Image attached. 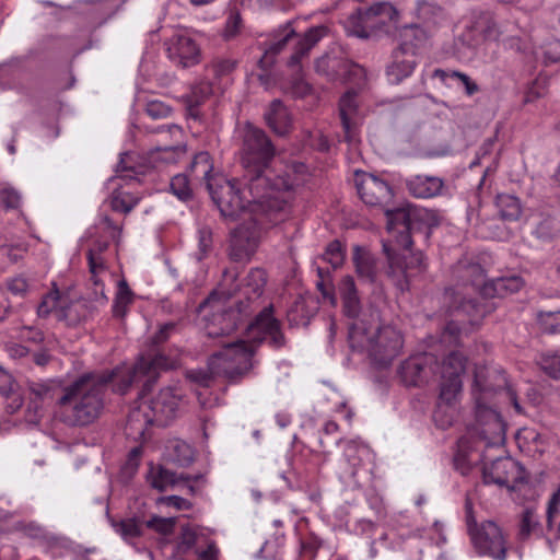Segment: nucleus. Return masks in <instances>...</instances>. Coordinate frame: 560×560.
Wrapping results in <instances>:
<instances>
[{
	"label": "nucleus",
	"instance_id": "11",
	"mask_svg": "<svg viewBox=\"0 0 560 560\" xmlns=\"http://www.w3.org/2000/svg\"><path fill=\"white\" fill-rule=\"evenodd\" d=\"M208 191L220 213L224 218L236 219L245 212L247 203L260 202L265 198L248 200L241 190L237 180L219 178L214 183H208Z\"/></svg>",
	"mask_w": 560,
	"mask_h": 560
},
{
	"label": "nucleus",
	"instance_id": "39",
	"mask_svg": "<svg viewBox=\"0 0 560 560\" xmlns=\"http://www.w3.org/2000/svg\"><path fill=\"white\" fill-rule=\"evenodd\" d=\"M65 293L66 291H60L56 283H54L51 290L43 296L37 306L38 317L47 318L49 315L54 314L58 319V310L63 303Z\"/></svg>",
	"mask_w": 560,
	"mask_h": 560
},
{
	"label": "nucleus",
	"instance_id": "36",
	"mask_svg": "<svg viewBox=\"0 0 560 560\" xmlns=\"http://www.w3.org/2000/svg\"><path fill=\"white\" fill-rule=\"evenodd\" d=\"M347 65L348 59L342 56L327 54L315 61V70L328 80H339Z\"/></svg>",
	"mask_w": 560,
	"mask_h": 560
},
{
	"label": "nucleus",
	"instance_id": "20",
	"mask_svg": "<svg viewBox=\"0 0 560 560\" xmlns=\"http://www.w3.org/2000/svg\"><path fill=\"white\" fill-rule=\"evenodd\" d=\"M108 248L107 241L97 240L94 242L93 247L88 252V264L91 273V281L93 282L95 300L107 301L104 291V277L108 275L106 262L103 258V253Z\"/></svg>",
	"mask_w": 560,
	"mask_h": 560
},
{
	"label": "nucleus",
	"instance_id": "8",
	"mask_svg": "<svg viewBox=\"0 0 560 560\" xmlns=\"http://www.w3.org/2000/svg\"><path fill=\"white\" fill-rule=\"evenodd\" d=\"M466 524L471 541L481 556H489L494 560H504L506 558V540L501 528L492 521H487L477 526L472 503L469 499L465 503Z\"/></svg>",
	"mask_w": 560,
	"mask_h": 560
},
{
	"label": "nucleus",
	"instance_id": "32",
	"mask_svg": "<svg viewBox=\"0 0 560 560\" xmlns=\"http://www.w3.org/2000/svg\"><path fill=\"white\" fill-rule=\"evenodd\" d=\"M523 285L524 281L518 276L497 278L482 285L481 296L483 299L503 298L518 292Z\"/></svg>",
	"mask_w": 560,
	"mask_h": 560
},
{
	"label": "nucleus",
	"instance_id": "37",
	"mask_svg": "<svg viewBox=\"0 0 560 560\" xmlns=\"http://www.w3.org/2000/svg\"><path fill=\"white\" fill-rule=\"evenodd\" d=\"M213 164L211 156L208 152L197 153L189 166V172L192 180L205 182L208 187V183H214L219 178L212 176Z\"/></svg>",
	"mask_w": 560,
	"mask_h": 560
},
{
	"label": "nucleus",
	"instance_id": "6",
	"mask_svg": "<svg viewBox=\"0 0 560 560\" xmlns=\"http://www.w3.org/2000/svg\"><path fill=\"white\" fill-rule=\"evenodd\" d=\"M398 19L399 12L392 3L376 2L349 15L345 21V30L359 38L376 37L388 33L390 26L397 24Z\"/></svg>",
	"mask_w": 560,
	"mask_h": 560
},
{
	"label": "nucleus",
	"instance_id": "23",
	"mask_svg": "<svg viewBox=\"0 0 560 560\" xmlns=\"http://www.w3.org/2000/svg\"><path fill=\"white\" fill-rule=\"evenodd\" d=\"M444 180L433 175H412L405 180L407 191L415 198L429 199L442 195Z\"/></svg>",
	"mask_w": 560,
	"mask_h": 560
},
{
	"label": "nucleus",
	"instance_id": "10",
	"mask_svg": "<svg viewBox=\"0 0 560 560\" xmlns=\"http://www.w3.org/2000/svg\"><path fill=\"white\" fill-rule=\"evenodd\" d=\"M466 358L459 351L450 352L441 363L435 366V374L440 372V395L434 411L438 421L444 407H451L462 392V375L465 371Z\"/></svg>",
	"mask_w": 560,
	"mask_h": 560
},
{
	"label": "nucleus",
	"instance_id": "28",
	"mask_svg": "<svg viewBox=\"0 0 560 560\" xmlns=\"http://www.w3.org/2000/svg\"><path fill=\"white\" fill-rule=\"evenodd\" d=\"M267 126L278 136L284 137L290 132L292 119L281 100H273L264 114Z\"/></svg>",
	"mask_w": 560,
	"mask_h": 560
},
{
	"label": "nucleus",
	"instance_id": "55",
	"mask_svg": "<svg viewBox=\"0 0 560 560\" xmlns=\"http://www.w3.org/2000/svg\"><path fill=\"white\" fill-rule=\"evenodd\" d=\"M170 187L171 191L180 200H187L191 197V188L185 174H177L173 176Z\"/></svg>",
	"mask_w": 560,
	"mask_h": 560
},
{
	"label": "nucleus",
	"instance_id": "25",
	"mask_svg": "<svg viewBox=\"0 0 560 560\" xmlns=\"http://www.w3.org/2000/svg\"><path fill=\"white\" fill-rule=\"evenodd\" d=\"M238 313L232 308H220L214 312L205 326L206 334L210 338L230 335L237 328Z\"/></svg>",
	"mask_w": 560,
	"mask_h": 560
},
{
	"label": "nucleus",
	"instance_id": "58",
	"mask_svg": "<svg viewBox=\"0 0 560 560\" xmlns=\"http://www.w3.org/2000/svg\"><path fill=\"white\" fill-rule=\"evenodd\" d=\"M173 460L180 466H188L194 460V451L185 442L177 441L173 445Z\"/></svg>",
	"mask_w": 560,
	"mask_h": 560
},
{
	"label": "nucleus",
	"instance_id": "2",
	"mask_svg": "<svg viewBox=\"0 0 560 560\" xmlns=\"http://www.w3.org/2000/svg\"><path fill=\"white\" fill-rule=\"evenodd\" d=\"M504 392L516 411H521L515 393L510 386L504 374L498 371L479 370L475 373L472 397L476 405L477 431L481 441L487 446H501L505 441V423L500 413L488 406L490 397Z\"/></svg>",
	"mask_w": 560,
	"mask_h": 560
},
{
	"label": "nucleus",
	"instance_id": "22",
	"mask_svg": "<svg viewBox=\"0 0 560 560\" xmlns=\"http://www.w3.org/2000/svg\"><path fill=\"white\" fill-rule=\"evenodd\" d=\"M93 313L92 305L80 296L72 294L68 289L63 296V303L58 310V320L68 326H78L85 322Z\"/></svg>",
	"mask_w": 560,
	"mask_h": 560
},
{
	"label": "nucleus",
	"instance_id": "41",
	"mask_svg": "<svg viewBox=\"0 0 560 560\" xmlns=\"http://www.w3.org/2000/svg\"><path fill=\"white\" fill-rule=\"evenodd\" d=\"M213 94V85L208 80H201L196 83L190 93L187 95V106L190 116H198V106L202 104L210 95Z\"/></svg>",
	"mask_w": 560,
	"mask_h": 560
},
{
	"label": "nucleus",
	"instance_id": "56",
	"mask_svg": "<svg viewBox=\"0 0 560 560\" xmlns=\"http://www.w3.org/2000/svg\"><path fill=\"white\" fill-rule=\"evenodd\" d=\"M175 523V517L152 516L150 520L145 521L144 524L148 528L166 536L174 532Z\"/></svg>",
	"mask_w": 560,
	"mask_h": 560
},
{
	"label": "nucleus",
	"instance_id": "27",
	"mask_svg": "<svg viewBox=\"0 0 560 560\" xmlns=\"http://www.w3.org/2000/svg\"><path fill=\"white\" fill-rule=\"evenodd\" d=\"M357 110V93L354 91L346 92L339 102V114L345 132V141L349 143L357 141L358 132L353 119Z\"/></svg>",
	"mask_w": 560,
	"mask_h": 560
},
{
	"label": "nucleus",
	"instance_id": "54",
	"mask_svg": "<svg viewBox=\"0 0 560 560\" xmlns=\"http://www.w3.org/2000/svg\"><path fill=\"white\" fill-rule=\"evenodd\" d=\"M4 284L8 292L20 299H24L31 290V283L22 276L8 278Z\"/></svg>",
	"mask_w": 560,
	"mask_h": 560
},
{
	"label": "nucleus",
	"instance_id": "42",
	"mask_svg": "<svg viewBox=\"0 0 560 560\" xmlns=\"http://www.w3.org/2000/svg\"><path fill=\"white\" fill-rule=\"evenodd\" d=\"M266 282V271L260 268H253L249 270V272L244 279V293L248 296V299L250 298V295H253L254 298H258L261 295Z\"/></svg>",
	"mask_w": 560,
	"mask_h": 560
},
{
	"label": "nucleus",
	"instance_id": "26",
	"mask_svg": "<svg viewBox=\"0 0 560 560\" xmlns=\"http://www.w3.org/2000/svg\"><path fill=\"white\" fill-rule=\"evenodd\" d=\"M417 66L416 57L405 47H399L393 52V61L387 67L388 81L393 84L400 83L408 78Z\"/></svg>",
	"mask_w": 560,
	"mask_h": 560
},
{
	"label": "nucleus",
	"instance_id": "35",
	"mask_svg": "<svg viewBox=\"0 0 560 560\" xmlns=\"http://www.w3.org/2000/svg\"><path fill=\"white\" fill-rule=\"evenodd\" d=\"M147 480L150 486L159 491H165L170 487L177 485L180 480L190 481V476H179L177 477L175 472L162 467V466H151Z\"/></svg>",
	"mask_w": 560,
	"mask_h": 560
},
{
	"label": "nucleus",
	"instance_id": "17",
	"mask_svg": "<svg viewBox=\"0 0 560 560\" xmlns=\"http://www.w3.org/2000/svg\"><path fill=\"white\" fill-rule=\"evenodd\" d=\"M248 334L258 341H262L268 337L270 345L275 348H281L285 342L284 336L280 330V322L273 316L272 305L259 312L254 322L248 326Z\"/></svg>",
	"mask_w": 560,
	"mask_h": 560
},
{
	"label": "nucleus",
	"instance_id": "21",
	"mask_svg": "<svg viewBox=\"0 0 560 560\" xmlns=\"http://www.w3.org/2000/svg\"><path fill=\"white\" fill-rule=\"evenodd\" d=\"M258 245V233L254 225L242 224L231 235L230 256L235 261L248 260Z\"/></svg>",
	"mask_w": 560,
	"mask_h": 560
},
{
	"label": "nucleus",
	"instance_id": "7",
	"mask_svg": "<svg viewBox=\"0 0 560 560\" xmlns=\"http://www.w3.org/2000/svg\"><path fill=\"white\" fill-rule=\"evenodd\" d=\"M254 351L253 345L244 340L225 343L222 350L210 357L209 368L212 373L235 382L246 375L253 368Z\"/></svg>",
	"mask_w": 560,
	"mask_h": 560
},
{
	"label": "nucleus",
	"instance_id": "51",
	"mask_svg": "<svg viewBox=\"0 0 560 560\" xmlns=\"http://www.w3.org/2000/svg\"><path fill=\"white\" fill-rule=\"evenodd\" d=\"M317 273L319 277V280L316 283L318 291L325 300L329 301L330 304L335 306L337 304V298L335 294V287L329 277V271H324L322 268H318Z\"/></svg>",
	"mask_w": 560,
	"mask_h": 560
},
{
	"label": "nucleus",
	"instance_id": "45",
	"mask_svg": "<svg viewBox=\"0 0 560 560\" xmlns=\"http://www.w3.org/2000/svg\"><path fill=\"white\" fill-rule=\"evenodd\" d=\"M113 211L129 213L138 203V198L121 189H114L108 198Z\"/></svg>",
	"mask_w": 560,
	"mask_h": 560
},
{
	"label": "nucleus",
	"instance_id": "14",
	"mask_svg": "<svg viewBox=\"0 0 560 560\" xmlns=\"http://www.w3.org/2000/svg\"><path fill=\"white\" fill-rule=\"evenodd\" d=\"M354 182L358 194L366 206L384 209L390 205L394 194L386 180L370 173L355 172Z\"/></svg>",
	"mask_w": 560,
	"mask_h": 560
},
{
	"label": "nucleus",
	"instance_id": "29",
	"mask_svg": "<svg viewBox=\"0 0 560 560\" xmlns=\"http://www.w3.org/2000/svg\"><path fill=\"white\" fill-rule=\"evenodd\" d=\"M338 292L342 300L343 313L348 318L354 319V322L362 320L359 318L361 313V301L354 283V279L351 276H345L338 283Z\"/></svg>",
	"mask_w": 560,
	"mask_h": 560
},
{
	"label": "nucleus",
	"instance_id": "59",
	"mask_svg": "<svg viewBox=\"0 0 560 560\" xmlns=\"http://www.w3.org/2000/svg\"><path fill=\"white\" fill-rule=\"evenodd\" d=\"M481 34L487 40H497V42H508L509 38L504 36V31L502 26L493 21L492 19H487L481 27Z\"/></svg>",
	"mask_w": 560,
	"mask_h": 560
},
{
	"label": "nucleus",
	"instance_id": "60",
	"mask_svg": "<svg viewBox=\"0 0 560 560\" xmlns=\"http://www.w3.org/2000/svg\"><path fill=\"white\" fill-rule=\"evenodd\" d=\"M21 194L11 186H4L0 189V202L7 210L18 209L21 206Z\"/></svg>",
	"mask_w": 560,
	"mask_h": 560
},
{
	"label": "nucleus",
	"instance_id": "5",
	"mask_svg": "<svg viewBox=\"0 0 560 560\" xmlns=\"http://www.w3.org/2000/svg\"><path fill=\"white\" fill-rule=\"evenodd\" d=\"M349 342L352 349L366 351L375 363L386 366L399 353L404 341L400 332L392 326H366L364 320L349 326Z\"/></svg>",
	"mask_w": 560,
	"mask_h": 560
},
{
	"label": "nucleus",
	"instance_id": "57",
	"mask_svg": "<svg viewBox=\"0 0 560 560\" xmlns=\"http://www.w3.org/2000/svg\"><path fill=\"white\" fill-rule=\"evenodd\" d=\"M541 370L550 377L560 378V354L547 353L542 354L539 360Z\"/></svg>",
	"mask_w": 560,
	"mask_h": 560
},
{
	"label": "nucleus",
	"instance_id": "15",
	"mask_svg": "<svg viewBox=\"0 0 560 560\" xmlns=\"http://www.w3.org/2000/svg\"><path fill=\"white\" fill-rule=\"evenodd\" d=\"M435 366H438L436 358L430 353H422L404 361L399 374L407 386H422L435 375Z\"/></svg>",
	"mask_w": 560,
	"mask_h": 560
},
{
	"label": "nucleus",
	"instance_id": "40",
	"mask_svg": "<svg viewBox=\"0 0 560 560\" xmlns=\"http://www.w3.org/2000/svg\"><path fill=\"white\" fill-rule=\"evenodd\" d=\"M495 205L500 217L505 221H516L522 214V205L516 196L499 194L495 198Z\"/></svg>",
	"mask_w": 560,
	"mask_h": 560
},
{
	"label": "nucleus",
	"instance_id": "63",
	"mask_svg": "<svg viewBox=\"0 0 560 560\" xmlns=\"http://www.w3.org/2000/svg\"><path fill=\"white\" fill-rule=\"evenodd\" d=\"M538 526V522L534 518V513L530 510H525L522 515L518 537L521 540H526Z\"/></svg>",
	"mask_w": 560,
	"mask_h": 560
},
{
	"label": "nucleus",
	"instance_id": "9",
	"mask_svg": "<svg viewBox=\"0 0 560 560\" xmlns=\"http://www.w3.org/2000/svg\"><path fill=\"white\" fill-rule=\"evenodd\" d=\"M387 218L388 231L396 232L397 244L404 249H410L412 245L411 231L415 222L421 221L429 226L439 224V215L435 211L417 208L411 205L390 209L389 206L383 209Z\"/></svg>",
	"mask_w": 560,
	"mask_h": 560
},
{
	"label": "nucleus",
	"instance_id": "46",
	"mask_svg": "<svg viewBox=\"0 0 560 560\" xmlns=\"http://www.w3.org/2000/svg\"><path fill=\"white\" fill-rule=\"evenodd\" d=\"M312 315V312L306 305V301L302 298L296 299L287 313L291 326H306Z\"/></svg>",
	"mask_w": 560,
	"mask_h": 560
},
{
	"label": "nucleus",
	"instance_id": "4",
	"mask_svg": "<svg viewBox=\"0 0 560 560\" xmlns=\"http://www.w3.org/2000/svg\"><path fill=\"white\" fill-rule=\"evenodd\" d=\"M452 278L455 281L454 287L447 288L444 292V303L451 313L462 312L471 323H476L493 310L492 305L470 295L471 292L481 293L482 285L487 283L480 264L459 260L452 268Z\"/></svg>",
	"mask_w": 560,
	"mask_h": 560
},
{
	"label": "nucleus",
	"instance_id": "52",
	"mask_svg": "<svg viewBox=\"0 0 560 560\" xmlns=\"http://www.w3.org/2000/svg\"><path fill=\"white\" fill-rule=\"evenodd\" d=\"M54 399V389L44 383H31L28 386V400L47 404Z\"/></svg>",
	"mask_w": 560,
	"mask_h": 560
},
{
	"label": "nucleus",
	"instance_id": "24",
	"mask_svg": "<svg viewBox=\"0 0 560 560\" xmlns=\"http://www.w3.org/2000/svg\"><path fill=\"white\" fill-rule=\"evenodd\" d=\"M327 34V27L318 25L307 30L302 36L299 37L294 45L293 52L288 60L290 68L300 70L302 61L308 58L310 51L324 38Z\"/></svg>",
	"mask_w": 560,
	"mask_h": 560
},
{
	"label": "nucleus",
	"instance_id": "1",
	"mask_svg": "<svg viewBox=\"0 0 560 560\" xmlns=\"http://www.w3.org/2000/svg\"><path fill=\"white\" fill-rule=\"evenodd\" d=\"M241 162L244 167L243 183L254 198H269L272 191H287L293 188L289 176L271 177L268 166L276 149L266 132L249 122L240 129Z\"/></svg>",
	"mask_w": 560,
	"mask_h": 560
},
{
	"label": "nucleus",
	"instance_id": "62",
	"mask_svg": "<svg viewBox=\"0 0 560 560\" xmlns=\"http://www.w3.org/2000/svg\"><path fill=\"white\" fill-rule=\"evenodd\" d=\"M212 248V232L209 228H201L198 231V259L205 258Z\"/></svg>",
	"mask_w": 560,
	"mask_h": 560
},
{
	"label": "nucleus",
	"instance_id": "44",
	"mask_svg": "<svg viewBox=\"0 0 560 560\" xmlns=\"http://www.w3.org/2000/svg\"><path fill=\"white\" fill-rule=\"evenodd\" d=\"M538 238L550 241L560 235V218L557 215H542L535 230Z\"/></svg>",
	"mask_w": 560,
	"mask_h": 560
},
{
	"label": "nucleus",
	"instance_id": "48",
	"mask_svg": "<svg viewBox=\"0 0 560 560\" xmlns=\"http://www.w3.org/2000/svg\"><path fill=\"white\" fill-rule=\"evenodd\" d=\"M15 382L11 374H9L0 365V395L4 397H12V402L8 405L12 412L16 411L22 406V399L14 393Z\"/></svg>",
	"mask_w": 560,
	"mask_h": 560
},
{
	"label": "nucleus",
	"instance_id": "16",
	"mask_svg": "<svg viewBox=\"0 0 560 560\" xmlns=\"http://www.w3.org/2000/svg\"><path fill=\"white\" fill-rule=\"evenodd\" d=\"M180 395L174 388L166 387L150 401L143 400V410H147L158 425H166L175 418L178 410Z\"/></svg>",
	"mask_w": 560,
	"mask_h": 560
},
{
	"label": "nucleus",
	"instance_id": "12",
	"mask_svg": "<svg viewBox=\"0 0 560 560\" xmlns=\"http://www.w3.org/2000/svg\"><path fill=\"white\" fill-rule=\"evenodd\" d=\"M384 250L388 260L387 277L401 292L409 290L410 282L427 269L422 253L409 250L404 255H395L389 252L385 244Z\"/></svg>",
	"mask_w": 560,
	"mask_h": 560
},
{
	"label": "nucleus",
	"instance_id": "49",
	"mask_svg": "<svg viewBox=\"0 0 560 560\" xmlns=\"http://www.w3.org/2000/svg\"><path fill=\"white\" fill-rule=\"evenodd\" d=\"M536 318L542 332H560V308L538 311Z\"/></svg>",
	"mask_w": 560,
	"mask_h": 560
},
{
	"label": "nucleus",
	"instance_id": "30",
	"mask_svg": "<svg viewBox=\"0 0 560 560\" xmlns=\"http://www.w3.org/2000/svg\"><path fill=\"white\" fill-rule=\"evenodd\" d=\"M369 447L355 441H348L345 444V466L340 467V478H354L358 468L362 465L363 458L369 456Z\"/></svg>",
	"mask_w": 560,
	"mask_h": 560
},
{
	"label": "nucleus",
	"instance_id": "19",
	"mask_svg": "<svg viewBox=\"0 0 560 560\" xmlns=\"http://www.w3.org/2000/svg\"><path fill=\"white\" fill-rule=\"evenodd\" d=\"M168 58L183 68L197 65L200 61V49L188 35L175 34L166 43Z\"/></svg>",
	"mask_w": 560,
	"mask_h": 560
},
{
	"label": "nucleus",
	"instance_id": "34",
	"mask_svg": "<svg viewBox=\"0 0 560 560\" xmlns=\"http://www.w3.org/2000/svg\"><path fill=\"white\" fill-rule=\"evenodd\" d=\"M353 262L358 276L366 282L373 283L376 280L377 268L375 257L360 246L353 248Z\"/></svg>",
	"mask_w": 560,
	"mask_h": 560
},
{
	"label": "nucleus",
	"instance_id": "3",
	"mask_svg": "<svg viewBox=\"0 0 560 560\" xmlns=\"http://www.w3.org/2000/svg\"><path fill=\"white\" fill-rule=\"evenodd\" d=\"M105 377L85 373L66 388L58 399V417L69 427L93 423L104 408Z\"/></svg>",
	"mask_w": 560,
	"mask_h": 560
},
{
	"label": "nucleus",
	"instance_id": "43",
	"mask_svg": "<svg viewBox=\"0 0 560 560\" xmlns=\"http://www.w3.org/2000/svg\"><path fill=\"white\" fill-rule=\"evenodd\" d=\"M112 526L126 541L138 538L143 533V522L139 518L130 517L120 521H112Z\"/></svg>",
	"mask_w": 560,
	"mask_h": 560
},
{
	"label": "nucleus",
	"instance_id": "13",
	"mask_svg": "<svg viewBox=\"0 0 560 560\" xmlns=\"http://www.w3.org/2000/svg\"><path fill=\"white\" fill-rule=\"evenodd\" d=\"M482 478L485 483H494L509 489H515L517 485L527 481L524 467L511 457H499L491 464H486L482 468Z\"/></svg>",
	"mask_w": 560,
	"mask_h": 560
},
{
	"label": "nucleus",
	"instance_id": "47",
	"mask_svg": "<svg viewBox=\"0 0 560 560\" xmlns=\"http://www.w3.org/2000/svg\"><path fill=\"white\" fill-rule=\"evenodd\" d=\"M133 295L126 280H120L118 291L113 305V314L115 317H124L127 314L128 306L132 303Z\"/></svg>",
	"mask_w": 560,
	"mask_h": 560
},
{
	"label": "nucleus",
	"instance_id": "53",
	"mask_svg": "<svg viewBox=\"0 0 560 560\" xmlns=\"http://www.w3.org/2000/svg\"><path fill=\"white\" fill-rule=\"evenodd\" d=\"M323 259L335 269L340 267L345 260L342 244L338 240L330 242L323 254Z\"/></svg>",
	"mask_w": 560,
	"mask_h": 560
},
{
	"label": "nucleus",
	"instance_id": "33",
	"mask_svg": "<svg viewBox=\"0 0 560 560\" xmlns=\"http://www.w3.org/2000/svg\"><path fill=\"white\" fill-rule=\"evenodd\" d=\"M141 364L143 369L148 373V380L143 384L142 392H149L151 389L152 384L156 381L159 376L160 370H168L175 365V360L166 357L160 352L154 353L153 355H141L140 358Z\"/></svg>",
	"mask_w": 560,
	"mask_h": 560
},
{
	"label": "nucleus",
	"instance_id": "61",
	"mask_svg": "<svg viewBox=\"0 0 560 560\" xmlns=\"http://www.w3.org/2000/svg\"><path fill=\"white\" fill-rule=\"evenodd\" d=\"M236 68V61L232 59H218L214 60L210 67L212 74L217 79H222L230 75Z\"/></svg>",
	"mask_w": 560,
	"mask_h": 560
},
{
	"label": "nucleus",
	"instance_id": "64",
	"mask_svg": "<svg viewBox=\"0 0 560 560\" xmlns=\"http://www.w3.org/2000/svg\"><path fill=\"white\" fill-rule=\"evenodd\" d=\"M145 113L153 119L168 117L172 108L161 101H151L145 106Z\"/></svg>",
	"mask_w": 560,
	"mask_h": 560
},
{
	"label": "nucleus",
	"instance_id": "18",
	"mask_svg": "<svg viewBox=\"0 0 560 560\" xmlns=\"http://www.w3.org/2000/svg\"><path fill=\"white\" fill-rule=\"evenodd\" d=\"M98 377H105V388L108 383L113 384L114 392L118 394H126L132 385L140 381L148 380V373L143 369L140 359L133 365H120L110 372L97 373Z\"/></svg>",
	"mask_w": 560,
	"mask_h": 560
},
{
	"label": "nucleus",
	"instance_id": "50",
	"mask_svg": "<svg viewBox=\"0 0 560 560\" xmlns=\"http://www.w3.org/2000/svg\"><path fill=\"white\" fill-rule=\"evenodd\" d=\"M339 80L353 83L354 85L362 88L365 84L366 73L361 66L348 60V65L343 68V73Z\"/></svg>",
	"mask_w": 560,
	"mask_h": 560
},
{
	"label": "nucleus",
	"instance_id": "31",
	"mask_svg": "<svg viewBox=\"0 0 560 560\" xmlns=\"http://www.w3.org/2000/svg\"><path fill=\"white\" fill-rule=\"evenodd\" d=\"M153 423H155L154 418L147 410H143V405L140 402L128 415L125 434L133 441L142 440L148 428Z\"/></svg>",
	"mask_w": 560,
	"mask_h": 560
},
{
	"label": "nucleus",
	"instance_id": "38",
	"mask_svg": "<svg viewBox=\"0 0 560 560\" xmlns=\"http://www.w3.org/2000/svg\"><path fill=\"white\" fill-rule=\"evenodd\" d=\"M295 35V31L291 27L290 23L285 24L283 26L281 37L272 42L259 59L258 63L260 68L267 69L271 67L275 62L276 56L285 48L289 40H291Z\"/></svg>",
	"mask_w": 560,
	"mask_h": 560
}]
</instances>
